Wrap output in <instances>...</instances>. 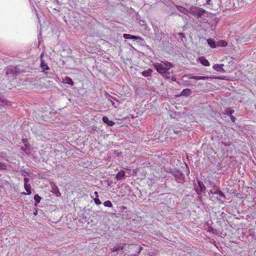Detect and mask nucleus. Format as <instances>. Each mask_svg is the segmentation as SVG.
<instances>
[{
	"mask_svg": "<svg viewBox=\"0 0 256 256\" xmlns=\"http://www.w3.org/2000/svg\"><path fill=\"white\" fill-rule=\"evenodd\" d=\"M190 12L197 18H200V21L207 22L206 18L208 14L206 10L200 8L192 7L190 8Z\"/></svg>",
	"mask_w": 256,
	"mask_h": 256,
	"instance_id": "f257e3e1",
	"label": "nucleus"
},
{
	"mask_svg": "<svg viewBox=\"0 0 256 256\" xmlns=\"http://www.w3.org/2000/svg\"><path fill=\"white\" fill-rule=\"evenodd\" d=\"M156 71L161 74H166L168 70L174 66L172 64L164 61L154 64Z\"/></svg>",
	"mask_w": 256,
	"mask_h": 256,
	"instance_id": "f03ea898",
	"label": "nucleus"
},
{
	"mask_svg": "<svg viewBox=\"0 0 256 256\" xmlns=\"http://www.w3.org/2000/svg\"><path fill=\"white\" fill-rule=\"evenodd\" d=\"M214 184L209 182V188L211 187L214 188V189L210 190L209 196H210V194L212 195V197H214V198L218 199L220 202H222V201L220 199V198H224L225 196L224 194L220 190L216 188H214Z\"/></svg>",
	"mask_w": 256,
	"mask_h": 256,
	"instance_id": "7ed1b4c3",
	"label": "nucleus"
},
{
	"mask_svg": "<svg viewBox=\"0 0 256 256\" xmlns=\"http://www.w3.org/2000/svg\"><path fill=\"white\" fill-rule=\"evenodd\" d=\"M218 20V18L216 16L214 12H209V22L210 21V28L212 30H215ZM210 24V22H209V25Z\"/></svg>",
	"mask_w": 256,
	"mask_h": 256,
	"instance_id": "20e7f679",
	"label": "nucleus"
},
{
	"mask_svg": "<svg viewBox=\"0 0 256 256\" xmlns=\"http://www.w3.org/2000/svg\"><path fill=\"white\" fill-rule=\"evenodd\" d=\"M174 176L178 182L182 183L184 182V176L182 172L176 170L174 172Z\"/></svg>",
	"mask_w": 256,
	"mask_h": 256,
	"instance_id": "39448f33",
	"label": "nucleus"
},
{
	"mask_svg": "<svg viewBox=\"0 0 256 256\" xmlns=\"http://www.w3.org/2000/svg\"><path fill=\"white\" fill-rule=\"evenodd\" d=\"M16 73L17 70L16 68H9L6 71V75L10 78H14L16 76Z\"/></svg>",
	"mask_w": 256,
	"mask_h": 256,
	"instance_id": "423d86ee",
	"label": "nucleus"
},
{
	"mask_svg": "<svg viewBox=\"0 0 256 256\" xmlns=\"http://www.w3.org/2000/svg\"><path fill=\"white\" fill-rule=\"evenodd\" d=\"M40 67L42 69V72H44V74L47 75V77L49 78H52V73H48L47 72H44L45 70H48L50 68L47 65V64L42 60H41Z\"/></svg>",
	"mask_w": 256,
	"mask_h": 256,
	"instance_id": "0eeeda50",
	"label": "nucleus"
},
{
	"mask_svg": "<svg viewBox=\"0 0 256 256\" xmlns=\"http://www.w3.org/2000/svg\"><path fill=\"white\" fill-rule=\"evenodd\" d=\"M198 186L196 185V190L198 193L202 192L204 190H205L206 187L204 186L202 182L198 180Z\"/></svg>",
	"mask_w": 256,
	"mask_h": 256,
	"instance_id": "6e6552de",
	"label": "nucleus"
},
{
	"mask_svg": "<svg viewBox=\"0 0 256 256\" xmlns=\"http://www.w3.org/2000/svg\"><path fill=\"white\" fill-rule=\"evenodd\" d=\"M224 66V65L223 64H215L213 66V68L215 70L219 72H224L225 70L223 68Z\"/></svg>",
	"mask_w": 256,
	"mask_h": 256,
	"instance_id": "1a4fd4ad",
	"label": "nucleus"
},
{
	"mask_svg": "<svg viewBox=\"0 0 256 256\" xmlns=\"http://www.w3.org/2000/svg\"><path fill=\"white\" fill-rule=\"evenodd\" d=\"M127 245L126 244H120L116 246H115L112 248V252H116L120 250H122L124 248V247Z\"/></svg>",
	"mask_w": 256,
	"mask_h": 256,
	"instance_id": "9d476101",
	"label": "nucleus"
},
{
	"mask_svg": "<svg viewBox=\"0 0 256 256\" xmlns=\"http://www.w3.org/2000/svg\"><path fill=\"white\" fill-rule=\"evenodd\" d=\"M102 120L103 122L106 124L108 126H112L114 124V122L112 120H109L107 116H103Z\"/></svg>",
	"mask_w": 256,
	"mask_h": 256,
	"instance_id": "9b49d317",
	"label": "nucleus"
},
{
	"mask_svg": "<svg viewBox=\"0 0 256 256\" xmlns=\"http://www.w3.org/2000/svg\"><path fill=\"white\" fill-rule=\"evenodd\" d=\"M125 176V172L123 170L120 171L116 176V179L118 180L123 178Z\"/></svg>",
	"mask_w": 256,
	"mask_h": 256,
	"instance_id": "f8f14e48",
	"label": "nucleus"
},
{
	"mask_svg": "<svg viewBox=\"0 0 256 256\" xmlns=\"http://www.w3.org/2000/svg\"><path fill=\"white\" fill-rule=\"evenodd\" d=\"M192 94V91L189 88H185L182 90V91L181 92V96H190Z\"/></svg>",
	"mask_w": 256,
	"mask_h": 256,
	"instance_id": "ddd939ff",
	"label": "nucleus"
},
{
	"mask_svg": "<svg viewBox=\"0 0 256 256\" xmlns=\"http://www.w3.org/2000/svg\"><path fill=\"white\" fill-rule=\"evenodd\" d=\"M210 9L215 12L218 11L220 9L219 1L216 0L214 4L212 6Z\"/></svg>",
	"mask_w": 256,
	"mask_h": 256,
	"instance_id": "4468645a",
	"label": "nucleus"
},
{
	"mask_svg": "<svg viewBox=\"0 0 256 256\" xmlns=\"http://www.w3.org/2000/svg\"><path fill=\"white\" fill-rule=\"evenodd\" d=\"M62 82L64 84H68L71 86H74V82L69 77H66L63 80Z\"/></svg>",
	"mask_w": 256,
	"mask_h": 256,
	"instance_id": "2eb2a0df",
	"label": "nucleus"
},
{
	"mask_svg": "<svg viewBox=\"0 0 256 256\" xmlns=\"http://www.w3.org/2000/svg\"><path fill=\"white\" fill-rule=\"evenodd\" d=\"M152 70L150 68H148L142 72V74L144 76L147 77L150 76L152 75Z\"/></svg>",
	"mask_w": 256,
	"mask_h": 256,
	"instance_id": "dca6fc26",
	"label": "nucleus"
},
{
	"mask_svg": "<svg viewBox=\"0 0 256 256\" xmlns=\"http://www.w3.org/2000/svg\"><path fill=\"white\" fill-rule=\"evenodd\" d=\"M198 60L204 66H208V60L204 57L201 56L198 58Z\"/></svg>",
	"mask_w": 256,
	"mask_h": 256,
	"instance_id": "f3484780",
	"label": "nucleus"
},
{
	"mask_svg": "<svg viewBox=\"0 0 256 256\" xmlns=\"http://www.w3.org/2000/svg\"><path fill=\"white\" fill-rule=\"evenodd\" d=\"M190 79H195L196 80H205L208 78V76H190L189 77Z\"/></svg>",
	"mask_w": 256,
	"mask_h": 256,
	"instance_id": "a211bd4d",
	"label": "nucleus"
},
{
	"mask_svg": "<svg viewBox=\"0 0 256 256\" xmlns=\"http://www.w3.org/2000/svg\"><path fill=\"white\" fill-rule=\"evenodd\" d=\"M209 46L212 48H216L218 46L217 42L212 39L209 38Z\"/></svg>",
	"mask_w": 256,
	"mask_h": 256,
	"instance_id": "6ab92c4d",
	"label": "nucleus"
},
{
	"mask_svg": "<svg viewBox=\"0 0 256 256\" xmlns=\"http://www.w3.org/2000/svg\"><path fill=\"white\" fill-rule=\"evenodd\" d=\"M24 188L25 190L26 191V194L30 195L31 194V186L30 184H24Z\"/></svg>",
	"mask_w": 256,
	"mask_h": 256,
	"instance_id": "aec40b11",
	"label": "nucleus"
},
{
	"mask_svg": "<svg viewBox=\"0 0 256 256\" xmlns=\"http://www.w3.org/2000/svg\"><path fill=\"white\" fill-rule=\"evenodd\" d=\"M34 200H35V205H37L38 203L40 202L41 200V198L38 194H36L34 196Z\"/></svg>",
	"mask_w": 256,
	"mask_h": 256,
	"instance_id": "412c9836",
	"label": "nucleus"
},
{
	"mask_svg": "<svg viewBox=\"0 0 256 256\" xmlns=\"http://www.w3.org/2000/svg\"><path fill=\"white\" fill-rule=\"evenodd\" d=\"M217 45L218 47L226 46L227 45V42L224 40H220L217 42Z\"/></svg>",
	"mask_w": 256,
	"mask_h": 256,
	"instance_id": "4be33fe9",
	"label": "nucleus"
},
{
	"mask_svg": "<svg viewBox=\"0 0 256 256\" xmlns=\"http://www.w3.org/2000/svg\"><path fill=\"white\" fill-rule=\"evenodd\" d=\"M104 205L106 207L111 208L112 204L110 200H106L104 202Z\"/></svg>",
	"mask_w": 256,
	"mask_h": 256,
	"instance_id": "5701e85b",
	"label": "nucleus"
},
{
	"mask_svg": "<svg viewBox=\"0 0 256 256\" xmlns=\"http://www.w3.org/2000/svg\"><path fill=\"white\" fill-rule=\"evenodd\" d=\"M234 110L230 109V108H228L226 110V114L228 116H230L232 115V114L234 113Z\"/></svg>",
	"mask_w": 256,
	"mask_h": 256,
	"instance_id": "b1692460",
	"label": "nucleus"
},
{
	"mask_svg": "<svg viewBox=\"0 0 256 256\" xmlns=\"http://www.w3.org/2000/svg\"><path fill=\"white\" fill-rule=\"evenodd\" d=\"M134 247L135 249H138V252H137L138 254H139L143 249L142 247L138 246L137 244L134 245Z\"/></svg>",
	"mask_w": 256,
	"mask_h": 256,
	"instance_id": "393cba45",
	"label": "nucleus"
},
{
	"mask_svg": "<svg viewBox=\"0 0 256 256\" xmlns=\"http://www.w3.org/2000/svg\"><path fill=\"white\" fill-rule=\"evenodd\" d=\"M8 104V102L4 99H0V106H4V105Z\"/></svg>",
	"mask_w": 256,
	"mask_h": 256,
	"instance_id": "a878e982",
	"label": "nucleus"
},
{
	"mask_svg": "<svg viewBox=\"0 0 256 256\" xmlns=\"http://www.w3.org/2000/svg\"><path fill=\"white\" fill-rule=\"evenodd\" d=\"M6 168V164L4 162H0V170H4Z\"/></svg>",
	"mask_w": 256,
	"mask_h": 256,
	"instance_id": "bb28decb",
	"label": "nucleus"
},
{
	"mask_svg": "<svg viewBox=\"0 0 256 256\" xmlns=\"http://www.w3.org/2000/svg\"><path fill=\"white\" fill-rule=\"evenodd\" d=\"M123 37L125 39H126V40H128V39H131L132 40V35H131L130 34H124Z\"/></svg>",
	"mask_w": 256,
	"mask_h": 256,
	"instance_id": "cd10ccee",
	"label": "nucleus"
},
{
	"mask_svg": "<svg viewBox=\"0 0 256 256\" xmlns=\"http://www.w3.org/2000/svg\"><path fill=\"white\" fill-rule=\"evenodd\" d=\"M94 202L96 205H100L101 204V202L99 200L98 198H94Z\"/></svg>",
	"mask_w": 256,
	"mask_h": 256,
	"instance_id": "c85d7f7f",
	"label": "nucleus"
},
{
	"mask_svg": "<svg viewBox=\"0 0 256 256\" xmlns=\"http://www.w3.org/2000/svg\"><path fill=\"white\" fill-rule=\"evenodd\" d=\"M22 142L24 144V146L26 147V148H28V145L27 144L28 140L26 138H23L22 140Z\"/></svg>",
	"mask_w": 256,
	"mask_h": 256,
	"instance_id": "c756f323",
	"label": "nucleus"
},
{
	"mask_svg": "<svg viewBox=\"0 0 256 256\" xmlns=\"http://www.w3.org/2000/svg\"><path fill=\"white\" fill-rule=\"evenodd\" d=\"M141 39H142L141 38L140 36H137L132 35V40H141Z\"/></svg>",
	"mask_w": 256,
	"mask_h": 256,
	"instance_id": "7c9ffc66",
	"label": "nucleus"
},
{
	"mask_svg": "<svg viewBox=\"0 0 256 256\" xmlns=\"http://www.w3.org/2000/svg\"><path fill=\"white\" fill-rule=\"evenodd\" d=\"M24 184H28V182H29V179L28 178L25 177L24 179Z\"/></svg>",
	"mask_w": 256,
	"mask_h": 256,
	"instance_id": "2f4dec72",
	"label": "nucleus"
},
{
	"mask_svg": "<svg viewBox=\"0 0 256 256\" xmlns=\"http://www.w3.org/2000/svg\"><path fill=\"white\" fill-rule=\"evenodd\" d=\"M230 118L232 122H235L236 118L234 116H233L232 115H231V116H230Z\"/></svg>",
	"mask_w": 256,
	"mask_h": 256,
	"instance_id": "473e14b6",
	"label": "nucleus"
},
{
	"mask_svg": "<svg viewBox=\"0 0 256 256\" xmlns=\"http://www.w3.org/2000/svg\"><path fill=\"white\" fill-rule=\"evenodd\" d=\"M28 148H26V147L24 146H22L21 147V150L23 151H24L25 152H26V150L28 149Z\"/></svg>",
	"mask_w": 256,
	"mask_h": 256,
	"instance_id": "72a5a7b5",
	"label": "nucleus"
},
{
	"mask_svg": "<svg viewBox=\"0 0 256 256\" xmlns=\"http://www.w3.org/2000/svg\"><path fill=\"white\" fill-rule=\"evenodd\" d=\"M174 134H178L179 133H180V132H180V130H174Z\"/></svg>",
	"mask_w": 256,
	"mask_h": 256,
	"instance_id": "f704fd0d",
	"label": "nucleus"
},
{
	"mask_svg": "<svg viewBox=\"0 0 256 256\" xmlns=\"http://www.w3.org/2000/svg\"><path fill=\"white\" fill-rule=\"evenodd\" d=\"M94 194L96 196V198H98V194L97 192H94Z\"/></svg>",
	"mask_w": 256,
	"mask_h": 256,
	"instance_id": "c9c22d12",
	"label": "nucleus"
},
{
	"mask_svg": "<svg viewBox=\"0 0 256 256\" xmlns=\"http://www.w3.org/2000/svg\"><path fill=\"white\" fill-rule=\"evenodd\" d=\"M52 189L53 190H58V188H57V187H56V186H52Z\"/></svg>",
	"mask_w": 256,
	"mask_h": 256,
	"instance_id": "e433bc0d",
	"label": "nucleus"
},
{
	"mask_svg": "<svg viewBox=\"0 0 256 256\" xmlns=\"http://www.w3.org/2000/svg\"><path fill=\"white\" fill-rule=\"evenodd\" d=\"M21 194H22V195H26V194H26V192H21Z\"/></svg>",
	"mask_w": 256,
	"mask_h": 256,
	"instance_id": "4c0bfd02",
	"label": "nucleus"
},
{
	"mask_svg": "<svg viewBox=\"0 0 256 256\" xmlns=\"http://www.w3.org/2000/svg\"><path fill=\"white\" fill-rule=\"evenodd\" d=\"M37 214H38V211L37 210H36L35 212H34V214L35 215V216Z\"/></svg>",
	"mask_w": 256,
	"mask_h": 256,
	"instance_id": "58836bf2",
	"label": "nucleus"
},
{
	"mask_svg": "<svg viewBox=\"0 0 256 256\" xmlns=\"http://www.w3.org/2000/svg\"><path fill=\"white\" fill-rule=\"evenodd\" d=\"M211 230H212V228H211L210 226H209V229H208L209 232H211Z\"/></svg>",
	"mask_w": 256,
	"mask_h": 256,
	"instance_id": "ea45409f",
	"label": "nucleus"
},
{
	"mask_svg": "<svg viewBox=\"0 0 256 256\" xmlns=\"http://www.w3.org/2000/svg\"><path fill=\"white\" fill-rule=\"evenodd\" d=\"M211 2V0H209V6L210 5V2Z\"/></svg>",
	"mask_w": 256,
	"mask_h": 256,
	"instance_id": "a19ab883",
	"label": "nucleus"
},
{
	"mask_svg": "<svg viewBox=\"0 0 256 256\" xmlns=\"http://www.w3.org/2000/svg\"><path fill=\"white\" fill-rule=\"evenodd\" d=\"M172 80H175L176 78H172Z\"/></svg>",
	"mask_w": 256,
	"mask_h": 256,
	"instance_id": "79ce46f5",
	"label": "nucleus"
},
{
	"mask_svg": "<svg viewBox=\"0 0 256 256\" xmlns=\"http://www.w3.org/2000/svg\"><path fill=\"white\" fill-rule=\"evenodd\" d=\"M220 78V79H224V77H222V78Z\"/></svg>",
	"mask_w": 256,
	"mask_h": 256,
	"instance_id": "37998d69",
	"label": "nucleus"
}]
</instances>
